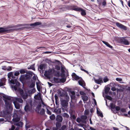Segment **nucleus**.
Listing matches in <instances>:
<instances>
[{"mask_svg":"<svg viewBox=\"0 0 130 130\" xmlns=\"http://www.w3.org/2000/svg\"><path fill=\"white\" fill-rule=\"evenodd\" d=\"M124 89L122 88V89H117V91L119 92H123L124 91Z\"/></svg>","mask_w":130,"mask_h":130,"instance_id":"8fccbe9b","label":"nucleus"},{"mask_svg":"<svg viewBox=\"0 0 130 130\" xmlns=\"http://www.w3.org/2000/svg\"><path fill=\"white\" fill-rule=\"evenodd\" d=\"M69 100H62L61 101V104L62 106L64 108L67 107L68 106V102Z\"/></svg>","mask_w":130,"mask_h":130,"instance_id":"f8f14e48","label":"nucleus"},{"mask_svg":"<svg viewBox=\"0 0 130 130\" xmlns=\"http://www.w3.org/2000/svg\"><path fill=\"white\" fill-rule=\"evenodd\" d=\"M118 40L121 44L126 45H128L129 44V42L125 39V37H120L118 38Z\"/></svg>","mask_w":130,"mask_h":130,"instance_id":"0eeeda50","label":"nucleus"},{"mask_svg":"<svg viewBox=\"0 0 130 130\" xmlns=\"http://www.w3.org/2000/svg\"><path fill=\"white\" fill-rule=\"evenodd\" d=\"M56 120L57 122L61 123L62 121L63 118L61 115H58L56 116Z\"/></svg>","mask_w":130,"mask_h":130,"instance_id":"a211bd4d","label":"nucleus"},{"mask_svg":"<svg viewBox=\"0 0 130 130\" xmlns=\"http://www.w3.org/2000/svg\"><path fill=\"white\" fill-rule=\"evenodd\" d=\"M20 120V117H16L15 118L14 117L12 119V121L13 122L16 123L19 122Z\"/></svg>","mask_w":130,"mask_h":130,"instance_id":"b1692460","label":"nucleus"},{"mask_svg":"<svg viewBox=\"0 0 130 130\" xmlns=\"http://www.w3.org/2000/svg\"><path fill=\"white\" fill-rule=\"evenodd\" d=\"M20 74V73L18 71H16L14 74V75L15 76H17Z\"/></svg>","mask_w":130,"mask_h":130,"instance_id":"09e8293b","label":"nucleus"},{"mask_svg":"<svg viewBox=\"0 0 130 130\" xmlns=\"http://www.w3.org/2000/svg\"><path fill=\"white\" fill-rule=\"evenodd\" d=\"M55 69L57 70H59L60 69V67L59 66L56 65L55 66Z\"/></svg>","mask_w":130,"mask_h":130,"instance_id":"603ef678","label":"nucleus"},{"mask_svg":"<svg viewBox=\"0 0 130 130\" xmlns=\"http://www.w3.org/2000/svg\"><path fill=\"white\" fill-rule=\"evenodd\" d=\"M16 100L17 101L21 103H22L23 102V100L21 98H17Z\"/></svg>","mask_w":130,"mask_h":130,"instance_id":"58836bf2","label":"nucleus"},{"mask_svg":"<svg viewBox=\"0 0 130 130\" xmlns=\"http://www.w3.org/2000/svg\"><path fill=\"white\" fill-rule=\"evenodd\" d=\"M18 77H16L13 75V74L11 77L10 79H8L9 83L10 84H15V85H19V83L17 80Z\"/></svg>","mask_w":130,"mask_h":130,"instance_id":"39448f33","label":"nucleus"},{"mask_svg":"<svg viewBox=\"0 0 130 130\" xmlns=\"http://www.w3.org/2000/svg\"><path fill=\"white\" fill-rule=\"evenodd\" d=\"M61 73H60V76L61 77V78H63L65 79V81L66 80V77H65L66 75L64 73L65 72H61Z\"/></svg>","mask_w":130,"mask_h":130,"instance_id":"c85d7f7f","label":"nucleus"},{"mask_svg":"<svg viewBox=\"0 0 130 130\" xmlns=\"http://www.w3.org/2000/svg\"><path fill=\"white\" fill-rule=\"evenodd\" d=\"M42 24V23L40 22H36L34 23L31 24H26L25 25H24L23 24H18L14 26H11L9 27L10 28H14L16 27H20L21 26H24V25H30L31 26H32L33 27H34L36 26H37L39 25H41ZM6 28H8V27H7Z\"/></svg>","mask_w":130,"mask_h":130,"instance_id":"f03ea898","label":"nucleus"},{"mask_svg":"<svg viewBox=\"0 0 130 130\" xmlns=\"http://www.w3.org/2000/svg\"><path fill=\"white\" fill-rule=\"evenodd\" d=\"M60 73L59 71L57 72L56 73V76L58 77H59L60 76Z\"/></svg>","mask_w":130,"mask_h":130,"instance_id":"5fc2aeb1","label":"nucleus"},{"mask_svg":"<svg viewBox=\"0 0 130 130\" xmlns=\"http://www.w3.org/2000/svg\"><path fill=\"white\" fill-rule=\"evenodd\" d=\"M62 116L65 117H66L67 118H68L69 117V115L66 113H64L63 115H62Z\"/></svg>","mask_w":130,"mask_h":130,"instance_id":"a18cd8bd","label":"nucleus"},{"mask_svg":"<svg viewBox=\"0 0 130 130\" xmlns=\"http://www.w3.org/2000/svg\"><path fill=\"white\" fill-rule=\"evenodd\" d=\"M26 75L27 76L26 78H28V80L27 82V83L28 84L30 82V80L31 79V77L33 76V75H35V74H34L33 72L30 71H26Z\"/></svg>","mask_w":130,"mask_h":130,"instance_id":"423d86ee","label":"nucleus"},{"mask_svg":"<svg viewBox=\"0 0 130 130\" xmlns=\"http://www.w3.org/2000/svg\"><path fill=\"white\" fill-rule=\"evenodd\" d=\"M36 85L38 90L39 92L41 90V87L40 85L38 84V82H36Z\"/></svg>","mask_w":130,"mask_h":130,"instance_id":"c9c22d12","label":"nucleus"},{"mask_svg":"<svg viewBox=\"0 0 130 130\" xmlns=\"http://www.w3.org/2000/svg\"><path fill=\"white\" fill-rule=\"evenodd\" d=\"M20 85V83H19V85H11V87L13 90L14 89L15 91H17L21 95L22 94L23 95L24 93L23 90L19 87Z\"/></svg>","mask_w":130,"mask_h":130,"instance_id":"20e7f679","label":"nucleus"},{"mask_svg":"<svg viewBox=\"0 0 130 130\" xmlns=\"http://www.w3.org/2000/svg\"><path fill=\"white\" fill-rule=\"evenodd\" d=\"M31 82L29 87L30 88H33L35 86V81L33 80L32 79L30 80Z\"/></svg>","mask_w":130,"mask_h":130,"instance_id":"393cba45","label":"nucleus"},{"mask_svg":"<svg viewBox=\"0 0 130 130\" xmlns=\"http://www.w3.org/2000/svg\"><path fill=\"white\" fill-rule=\"evenodd\" d=\"M3 100L5 102L6 108L12 110V108L11 103L13 101V100L11 99V97L8 95H4L3 96Z\"/></svg>","mask_w":130,"mask_h":130,"instance_id":"f257e3e1","label":"nucleus"},{"mask_svg":"<svg viewBox=\"0 0 130 130\" xmlns=\"http://www.w3.org/2000/svg\"><path fill=\"white\" fill-rule=\"evenodd\" d=\"M120 110L122 112H125L126 111L125 109L124 108H121Z\"/></svg>","mask_w":130,"mask_h":130,"instance_id":"338daca9","label":"nucleus"},{"mask_svg":"<svg viewBox=\"0 0 130 130\" xmlns=\"http://www.w3.org/2000/svg\"><path fill=\"white\" fill-rule=\"evenodd\" d=\"M80 94L81 95H86V93L83 91H80L79 92Z\"/></svg>","mask_w":130,"mask_h":130,"instance_id":"13d9d810","label":"nucleus"},{"mask_svg":"<svg viewBox=\"0 0 130 130\" xmlns=\"http://www.w3.org/2000/svg\"><path fill=\"white\" fill-rule=\"evenodd\" d=\"M65 98L66 99V100H69V97L68 96V94L67 92H65V94L64 96Z\"/></svg>","mask_w":130,"mask_h":130,"instance_id":"c03bdc74","label":"nucleus"},{"mask_svg":"<svg viewBox=\"0 0 130 130\" xmlns=\"http://www.w3.org/2000/svg\"><path fill=\"white\" fill-rule=\"evenodd\" d=\"M110 107L111 109H114L115 108L116 106L115 105L112 103H111L110 104ZM111 110L112 111V110L111 109Z\"/></svg>","mask_w":130,"mask_h":130,"instance_id":"e433bc0d","label":"nucleus"},{"mask_svg":"<svg viewBox=\"0 0 130 130\" xmlns=\"http://www.w3.org/2000/svg\"><path fill=\"white\" fill-rule=\"evenodd\" d=\"M65 69V68H64L62 66L61 67V71L62 72H65L64 69Z\"/></svg>","mask_w":130,"mask_h":130,"instance_id":"0e129e2a","label":"nucleus"},{"mask_svg":"<svg viewBox=\"0 0 130 130\" xmlns=\"http://www.w3.org/2000/svg\"><path fill=\"white\" fill-rule=\"evenodd\" d=\"M96 113L98 116L103 117V116L102 112L100 111V109L98 108H97Z\"/></svg>","mask_w":130,"mask_h":130,"instance_id":"4be33fe9","label":"nucleus"},{"mask_svg":"<svg viewBox=\"0 0 130 130\" xmlns=\"http://www.w3.org/2000/svg\"><path fill=\"white\" fill-rule=\"evenodd\" d=\"M13 72H9L7 74L8 77L9 79H10L11 78V77L13 75Z\"/></svg>","mask_w":130,"mask_h":130,"instance_id":"f704fd0d","label":"nucleus"},{"mask_svg":"<svg viewBox=\"0 0 130 130\" xmlns=\"http://www.w3.org/2000/svg\"><path fill=\"white\" fill-rule=\"evenodd\" d=\"M29 106L27 103H26V105L25 106L24 109L26 112H27L29 111Z\"/></svg>","mask_w":130,"mask_h":130,"instance_id":"bb28decb","label":"nucleus"},{"mask_svg":"<svg viewBox=\"0 0 130 130\" xmlns=\"http://www.w3.org/2000/svg\"><path fill=\"white\" fill-rule=\"evenodd\" d=\"M67 127L66 125H63L60 129H59L58 130H64Z\"/></svg>","mask_w":130,"mask_h":130,"instance_id":"37998d69","label":"nucleus"},{"mask_svg":"<svg viewBox=\"0 0 130 130\" xmlns=\"http://www.w3.org/2000/svg\"><path fill=\"white\" fill-rule=\"evenodd\" d=\"M40 94L41 93L40 92H39L36 95L34 96V98L36 100L39 101L41 99Z\"/></svg>","mask_w":130,"mask_h":130,"instance_id":"412c9836","label":"nucleus"},{"mask_svg":"<svg viewBox=\"0 0 130 130\" xmlns=\"http://www.w3.org/2000/svg\"><path fill=\"white\" fill-rule=\"evenodd\" d=\"M6 81V79L4 78H3L1 79L0 82V87L3 86L5 85V82Z\"/></svg>","mask_w":130,"mask_h":130,"instance_id":"a878e982","label":"nucleus"},{"mask_svg":"<svg viewBox=\"0 0 130 130\" xmlns=\"http://www.w3.org/2000/svg\"><path fill=\"white\" fill-rule=\"evenodd\" d=\"M55 71V70L54 69H50L48 71H45L44 75L45 76H46L47 75H51L54 73Z\"/></svg>","mask_w":130,"mask_h":130,"instance_id":"6e6552de","label":"nucleus"},{"mask_svg":"<svg viewBox=\"0 0 130 130\" xmlns=\"http://www.w3.org/2000/svg\"><path fill=\"white\" fill-rule=\"evenodd\" d=\"M13 103L14 104L15 107L16 109H19L20 108V104L17 103H15L14 102Z\"/></svg>","mask_w":130,"mask_h":130,"instance_id":"72a5a7b5","label":"nucleus"},{"mask_svg":"<svg viewBox=\"0 0 130 130\" xmlns=\"http://www.w3.org/2000/svg\"><path fill=\"white\" fill-rule=\"evenodd\" d=\"M26 77L27 76L26 74L21 75L20 78V80L22 83L23 82H25L27 83V82L28 80Z\"/></svg>","mask_w":130,"mask_h":130,"instance_id":"9d476101","label":"nucleus"},{"mask_svg":"<svg viewBox=\"0 0 130 130\" xmlns=\"http://www.w3.org/2000/svg\"><path fill=\"white\" fill-rule=\"evenodd\" d=\"M12 67L10 66H8V68H7V71H9L11 70H12Z\"/></svg>","mask_w":130,"mask_h":130,"instance_id":"bf43d9fd","label":"nucleus"},{"mask_svg":"<svg viewBox=\"0 0 130 130\" xmlns=\"http://www.w3.org/2000/svg\"><path fill=\"white\" fill-rule=\"evenodd\" d=\"M20 73L21 74H24L25 73H26V71L23 69H21L20 71Z\"/></svg>","mask_w":130,"mask_h":130,"instance_id":"49530a36","label":"nucleus"},{"mask_svg":"<svg viewBox=\"0 0 130 130\" xmlns=\"http://www.w3.org/2000/svg\"><path fill=\"white\" fill-rule=\"evenodd\" d=\"M50 118L52 120H53L55 118V115L54 114H53L52 115L50 116Z\"/></svg>","mask_w":130,"mask_h":130,"instance_id":"4c0bfd02","label":"nucleus"},{"mask_svg":"<svg viewBox=\"0 0 130 130\" xmlns=\"http://www.w3.org/2000/svg\"><path fill=\"white\" fill-rule=\"evenodd\" d=\"M94 80L95 83L98 84H100L103 82L102 78H101L100 77L98 79H94Z\"/></svg>","mask_w":130,"mask_h":130,"instance_id":"5701e85b","label":"nucleus"},{"mask_svg":"<svg viewBox=\"0 0 130 130\" xmlns=\"http://www.w3.org/2000/svg\"><path fill=\"white\" fill-rule=\"evenodd\" d=\"M115 109L117 111H119L120 109V107L118 106H115Z\"/></svg>","mask_w":130,"mask_h":130,"instance_id":"6e6d98bb","label":"nucleus"},{"mask_svg":"<svg viewBox=\"0 0 130 130\" xmlns=\"http://www.w3.org/2000/svg\"><path fill=\"white\" fill-rule=\"evenodd\" d=\"M53 79L54 82L56 83L60 82L63 83L65 82V80L63 78H58L54 77Z\"/></svg>","mask_w":130,"mask_h":130,"instance_id":"1a4fd4ad","label":"nucleus"},{"mask_svg":"<svg viewBox=\"0 0 130 130\" xmlns=\"http://www.w3.org/2000/svg\"><path fill=\"white\" fill-rule=\"evenodd\" d=\"M89 110L87 109L85 110L84 111V114L85 115H87L89 114Z\"/></svg>","mask_w":130,"mask_h":130,"instance_id":"3c124183","label":"nucleus"},{"mask_svg":"<svg viewBox=\"0 0 130 130\" xmlns=\"http://www.w3.org/2000/svg\"><path fill=\"white\" fill-rule=\"evenodd\" d=\"M82 99L84 102V101H86L88 100V96H82Z\"/></svg>","mask_w":130,"mask_h":130,"instance_id":"2f4dec72","label":"nucleus"},{"mask_svg":"<svg viewBox=\"0 0 130 130\" xmlns=\"http://www.w3.org/2000/svg\"><path fill=\"white\" fill-rule=\"evenodd\" d=\"M116 25L118 27L124 30H127V27L126 26L119 22L116 23Z\"/></svg>","mask_w":130,"mask_h":130,"instance_id":"ddd939ff","label":"nucleus"},{"mask_svg":"<svg viewBox=\"0 0 130 130\" xmlns=\"http://www.w3.org/2000/svg\"><path fill=\"white\" fill-rule=\"evenodd\" d=\"M43 67L44 66L42 64H41L39 66V68L41 70L43 69Z\"/></svg>","mask_w":130,"mask_h":130,"instance_id":"774afa93","label":"nucleus"},{"mask_svg":"<svg viewBox=\"0 0 130 130\" xmlns=\"http://www.w3.org/2000/svg\"><path fill=\"white\" fill-rule=\"evenodd\" d=\"M41 103L40 102H39L36 108L35 111L38 113H40L41 115H44L45 113V111L44 108H42L40 112H39V111L41 110Z\"/></svg>","mask_w":130,"mask_h":130,"instance_id":"7ed1b4c3","label":"nucleus"},{"mask_svg":"<svg viewBox=\"0 0 130 130\" xmlns=\"http://www.w3.org/2000/svg\"><path fill=\"white\" fill-rule=\"evenodd\" d=\"M105 98L106 99L108 100H110V101L112 100V98L111 96H110L109 95H105Z\"/></svg>","mask_w":130,"mask_h":130,"instance_id":"a19ab883","label":"nucleus"},{"mask_svg":"<svg viewBox=\"0 0 130 130\" xmlns=\"http://www.w3.org/2000/svg\"><path fill=\"white\" fill-rule=\"evenodd\" d=\"M12 30V29H5L4 28L0 27V34L4 32H10Z\"/></svg>","mask_w":130,"mask_h":130,"instance_id":"f3484780","label":"nucleus"},{"mask_svg":"<svg viewBox=\"0 0 130 130\" xmlns=\"http://www.w3.org/2000/svg\"><path fill=\"white\" fill-rule=\"evenodd\" d=\"M52 63H56L57 64H58V63H61L59 61L57 60H55L54 61H53V62H51Z\"/></svg>","mask_w":130,"mask_h":130,"instance_id":"de8ad7c7","label":"nucleus"},{"mask_svg":"<svg viewBox=\"0 0 130 130\" xmlns=\"http://www.w3.org/2000/svg\"><path fill=\"white\" fill-rule=\"evenodd\" d=\"M76 11L81 12V15L83 16H85L86 15V13L85 10L83 9L82 8L77 7L76 10Z\"/></svg>","mask_w":130,"mask_h":130,"instance_id":"9b49d317","label":"nucleus"},{"mask_svg":"<svg viewBox=\"0 0 130 130\" xmlns=\"http://www.w3.org/2000/svg\"><path fill=\"white\" fill-rule=\"evenodd\" d=\"M70 116L72 118V119L73 120H75L76 119V118L74 115H73L72 116L70 115Z\"/></svg>","mask_w":130,"mask_h":130,"instance_id":"e2e57ef3","label":"nucleus"},{"mask_svg":"<svg viewBox=\"0 0 130 130\" xmlns=\"http://www.w3.org/2000/svg\"><path fill=\"white\" fill-rule=\"evenodd\" d=\"M78 83L83 88H84L86 90H87V89L86 88L85 86H86V84L84 81L83 79L82 78L80 79L78 81Z\"/></svg>","mask_w":130,"mask_h":130,"instance_id":"4468645a","label":"nucleus"},{"mask_svg":"<svg viewBox=\"0 0 130 130\" xmlns=\"http://www.w3.org/2000/svg\"><path fill=\"white\" fill-rule=\"evenodd\" d=\"M72 78H74L75 80H77L79 79H82V78L77 75L75 73H73L72 74Z\"/></svg>","mask_w":130,"mask_h":130,"instance_id":"6ab92c4d","label":"nucleus"},{"mask_svg":"<svg viewBox=\"0 0 130 130\" xmlns=\"http://www.w3.org/2000/svg\"><path fill=\"white\" fill-rule=\"evenodd\" d=\"M115 86H116L115 84L114 83H111L110 84L109 86L110 87H112L113 86L114 87Z\"/></svg>","mask_w":130,"mask_h":130,"instance_id":"052dcab7","label":"nucleus"},{"mask_svg":"<svg viewBox=\"0 0 130 130\" xmlns=\"http://www.w3.org/2000/svg\"><path fill=\"white\" fill-rule=\"evenodd\" d=\"M87 118V116L86 115H82L81 117V120H86Z\"/></svg>","mask_w":130,"mask_h":130,"instance_id":"79ce46f5","label":"nucleus"},{"mask_svg":"<svg viewBox=\"0 0 130 130\" xmlns=\"http://www.w3.org/2000/svg\"><path fill=\"white\" fill-rule=\"evenodd\" d=\"M21 96L24 100H25L27 98L28 94L26 93H24L23 95H21Z\"/></svg>","mask_w":130,"mask_h":130,"instance_id":"cd10ccee","label":"nucleus"},{"mask_svg":"<svg viewBox=\"0 0 130 130\" xmlns=\"http://www.w3.org/2000/svg\"><path fill=\"white\" fill-rule=\"evenodd\" d=\"M81 70L82 71H84V72H85L87 74H89V76H91V75L90 74H89V73L88 72V71H86V70H85V69H81Z\"/></svg>","mask_w":130,"mask_h":130,"instance_id":"864d4df0","label":"nucleus"},{"mask_svg":"<svg viewBox=\"0 0 130 130\" xmlns=\"http://www.w3.org/2000/svg\"><path fill=\"white\" fill-rule=\"evenodd\" d=\"M61 124L59 122H57L55 123L56 127L59 129L61 126Z\"/></svg>","mask_w":130,"mask_h":130,"instance_id":"473e14b6","label":"nucleus"},{"mask_svg":"<svg viewBox=\"0 0 130 130\" xmlns=\"http://www.w3.org/2000/svg\"><path fill=\"white\" fill-rule=\"evenodd\" d=\"M35 91H36L35 89V88H33V89H32V90H30L29 91H28V92L29 93H30L31 94H32L34 93H35Z\"/></svg>","mask_w":130,"mask_h":130,"instance_id":"ea45409f","label":"nucleus"},{"mask_svg":"<svg viewBox=\"0 0 130 130\" xmlns=\"http://www.w3.org/2000/svg\"><path fill=\"white\" fill-rule=\"evenodd\" d=\"M110 90V88L109 87H105L104 88L105 93L106 94H107Z\"/></svg>","mask_w":130,"mask_h":130,"instance_id":"c756f323","label":"nucleus"},{"mask_svg":"<svg viewBox=\"0 0 130 130\" xmlns=\"http://www.w3.org/2000/svg\"><path fill=\"white\" fill-rule=\"evenodd\" d=\"M26 103H27L29 105V104L30 105L31 108H32V107L33 105V104L32 103V99H28Z\"/></svg>","mask_w":130,"mask_h":130,"instance_id":"aec40b11","label":"nucleus"},{"mask_svg":"<svg viewBox=\"0 0 130 130\" xmlns=\"http://www.w3.org/2000/svg\"><path fill=\"white\" fill-rule=\"evenodd\" d=\"M103 81L104 83H106L108 80L107 78L106 77H105L103 79Z\"/></svg>","mask_w":130,"mask_h":130,"instance_id":"4d7b16f0","label":"nucleus"},{"mask_svg":"<svg viewBox=\"0 0 130 130\" xmlns=\"http://www.w3.org/2000/svg\"><path fill=\"white\" fill-rule=\"evenodd\" d=\"M71 89H69V90H68L69 93H70L71 94V95H70V96L71 98V99L72 100H75V99L76 97L75 96V91H71Z\"/></svg>","mask_w":130,"mask_h":130,"instance_id":"dca6fc26","label":"nucleus"},{"mask_svg":"<svg viewBox=\"0 0 130 130\" xmlns=\"http://www.w3.org/2000/svg\"><path fill=\"white\" fill-rule=\"evenodd\" d=\"M77 6H68L66 7V9L68 10H74L76 11Z\"/></svg>","mask_w":130,"mask_h":130,"instance_id":"2eb2a0df","label":"nucleus"},{"mask_svg":"<svg viewBox=\"0 0 130 130\" xmlns=\"http://www.w3.org/2000/svg\"><path fill=\"white\" fill-rule=\"evenodd\" d=\"M35 64L34 63L31 65L29 67H28V69H32L34 71H35Z\"/></svg>","mask_w":130,"mask_h":130,"instance_id":"7c9ffc66","label":"nucleus"},{"mask_svg":"<svg viewBox=\"0 0 130 130\" xmlns=\"http://www.w3.org/2000/svg\"><path fill=\"white\" fill-rule=\"evenodd\" d=\"M55 101H59L58 98V96L56 94H55Z\"/></svg>","mask_w":130,"mask_h":130,"instance_id":"680f3d73","label":"nucleus"},{"mask_svg":"<svg viewBox=\"0 0 130 130\" xmlns=\"http://www.w3.org/2000/svg\"><path fill=\"white\" fill-rule=\"evenodd\" d=\"M47 114L51 115L52 114L51 112L48 109H47Z\"/></svg>","mask_w":130,"mask_h":130,"instance_id":"69168bd1","label":"nucleus"}]
</instances>
